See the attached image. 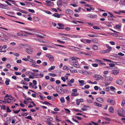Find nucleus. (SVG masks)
I'll return each mask as SVG.
<instances>
[{
  "label": "nucleus",
  "mask_w": 125,
  "mask_h": 125,
  "mask_svg": "<svg viewBox=\"0 0 125 125\" xmlns=\"http://www.w3.org/2000/svg\"><path fill=\"white\" fill-rule=\"evenodd\" d=\"M66 13L69 14H72L73 13V11L69 9H67L65 10Z\"/></svg>",
  "instance_id": "14"
},
{
  "label": "nucleus",
  "mask_w": 125,
  "mask_h": 125,
  "mask_svg": "<svg viewBox=\"0 0 125 125\" xmlns=\"http://www.w3.org/2000/svg\"><path fill=\"white\" fill-rule=\"evenodd\" d=\"M125 113V111L122 108L119 109L117 112V114L119 116H121L122 117H124V115L123 113Z\"/></svg>",
  "instance_id": "3"
},
{
  "label": "nucleus",
  "mask_w": 125,
  "mask_h": 125,
  "mask_svg": "<svg viewBox=\"0 0 125 125\" xmlns=\"http://www.w3.org/2000/svg\"><path fill=\"white\" fill-rule=\"evenodd\" d=\"M78 81L80 83L79 85L81 86H82L83 85V84H85V83H84V81L83 80H79Z\"/></svg>",
  "instance_id": "19"
},
{
  "label": "nucleus",
  "mask_w": 125,
  "mask_h": 125,
  "mask_svg": "<svg viewBox=\"0 0 125 125\" xmlns=\"http://www.w3.org/2000/svg\"><path fill=\"white\" fill-rule=\"evenodd\" d=\"M15 74L16 75H20L21 74V73L20 72H16L15 73Z\"/></svg>",
  "instance_id": "51"
},
{
  "label": "nucleus",
  "mask_w": 125,
  "mask_h": 125,
  "mask_svg": "<svg viewBox=\"0 0 125 125\" xmlns=\"http://www.w3.org/2000/svg\"><path fill=\"white\" fill-rule=\"evenodd\" d=\"M24 80L27 82H29L30 81V79L29 78H25L24 79Z\"/></svg>",
  "instance_id": "57"
},
{
  "label": "nucleus",
  "mask_w": 125,
  "mask_h": 125,
  "mask_svg": "<svg viewBox=\"0 0 125 125\" xmlns=\"http://www.w3.org/2000/svg\"><path fill=\"white\" fill-rule=\"evenodd\" d=\"M121 120L122 121L123 123L125 124V118H121Z\"/></svg>",
  "instance_id": "54"
},
{
  "label": "nucleus",
  "mask_w": 125,
  "mask_h": 125,
  "mask_svg": "<svg viewBox=\"0 0 125 125\" xmlns=\"http://www.w3.org/2000/svg\"><path fill=\"white\" fill-rule=\"evenodd\" d=\"M93 77L96 79V81H98L100 80H102L104 79V78L99 75L95 74L93 76Z\"/></svg>",
  "instance_id": "4"
},
{
  "label": "nucleus",
  "mask_w": 125,
  "mask_h": 125,
  "mask_svg": "<svg viewBox=\"0 0 125 125\" xmlns=\"http://www.w3.org/2000/svg\"><path fill=\"white\" fill-rule=\"evenodd\" d=\"M52 16L57 18H60V16L59 14L58 13H55L53 14Z\"/></svg>",
  "instance_id": "30"
},
{
  "label": "nucleus",
  "mask_w": 125,
  "mask_h": 125,
  "mask_svg": "<svg viewBox=\"0 0 125 125\" xmlns=\"http://www.w3.org/2000/svg\"><path fill=\"white\" fill-rule=\"evenodd\" d=\"M25 118L27 119H29L31 120H32V118L31 116H28L26 117Z\"/></svg>",
  "instance_id": "50"
},
{
  "label": "nucleus",
  "mask_w": 125,
  "mask_h": 125,
  "mask_svg": "<svg viewBox=\"0 0 125 125\" xmlns=\"http://www.w3.org/2000/svg\"><path fill=\"white\" fill-rule=\"evenodd\" d=\"M57 25L59 26V27H57V28L59 29H64V28H62L64 26V25L60 23H58L57 24Z\"/></svg>",
  "instance_id": "11"
},
{
  "label": "nucleus",
  "mask_w": 125,
  "mask_h": 125,
  "mask_svg": "<svg viewBox=\"0 0 125 125\" xmlns=\"http://www.w3.org/2000/svg\"><path fill=\"white\" fill-rule=\"evenodd\" d=\"M94 105L96 106L101 107L102 106V104H99L96 102H94Z\"/></svg>",
  "instance_id": "12"
},
{
  "label": "nucleus",
  "mask_w": 125,
  "mask_h": 125,
  "mask_svg": "<svg viewBox=\"0 0 125 125\" xmlns=\"http://www.w3.org/2000/svg\"><path fill=\"white\" fill-rule=\"evenodd\" d=\"M56 83L57 84H59L61 83L60 81V80H58L56 81Z\"/></svg>",
  "instance_id": "63"
},
{
  "label": "nucleus",
  "mask_w": 125,
  "mask_h": 125,
  "mask_svg": "<svg viewBox=\"0 0 125 125\" xmlns=\"http://www.w3.org/2000/svg\"><path fill=\"white\" fill-rule=\"evenodd\" d=\"M106 46L108 48V49L112 50V48L109 45L107 44L106 45Z\"/></svg>",
  "instance_id": "44"
},
{
  "label": "nucleus",
  "mask_w": 125,
  "mask_h": 125,
  "mask_svg": "<svg viewBox=\"0 0 125 125\" xmlns=\"http://www.w3.org/2000/svg\"><path fill=\"white\" fill-rule=\"evenodd\" d=\"M79 95V94L77 92H72L71 94V95L72 96H76Z\"/></svg>",
  "instance_id": "27"
},
{
  "label": "nucleus",
  "mask_w": 125,
  "mask_h": 125,
  "mask_svg": "<svg viewBox=\"0 0 125 125\" xmlns=\"http://www.w3.org/2000/svg\"><path fill=\"white\" fill-rule=\"evenodd\" d=\"M86 16L91 19H93L96 18L97 17V16L96 15H93L91 14H89L87 15Z\"/></svg>",
  "instance_id": "8"
},
{
  "label": "nucleus",
  "mask_w": 125,
  "mask_h": 125,
  "mask_svg": "<svg viewBox=\"0 0 125 125\" xmlns=\"http://www.w3.org/2000/svg\"><path fill=\"white\" fill-rule=\"evenodd\" d=\"M77 58L75 57H71L70 59L72 60V61H74V63H76L78 62L77 60Z\"/></svg>",
  "instance_id": "16"
},
{
  "label": "nucleus",
  "mask_w": 125,
  "mask_h": 125,
  "mask_svg": "<svg viewBox=\"0 0 125 125\" xmlns=\"http://www.w3.org/2000/svg\"><path fill=\"white\" fill-rule=\"evenodd\" d=\"M69 70L71 72V73H76L77 72V71L76 70H72V69H70Z\"/></svg>",
  "instance_id": "35"
},
{
  "label": "nucleus",
  "mask_w": 125,
  "mask_h": 125,
  "mask_svg": "<svg viewBox=\"0 0 125 125\" xmlns=\"http://www.w3.org/2000/svg\"><path fill=\"white\" fill-rule=\"evenodd\" d=\"M47 83H44L42 84L43 87H44L47 86Z\"/></svg>",
  "instance_id": "47"
},
{
  "label": "nucleus",
  "mask_w": 125,
  "mask_h": 125,
  "mask_svg": "<svg viewBox=\"0 0 125 125\" xmlns=\"http://www.w3.org/2000/svg\"><path fill=\"white\" fill-rule=\"evenodd\" d=\"M96 100L97 102L101 103H103L104 102L103 99L100 97H98L96 99Z\"/></svg>",
  "instance_id": "9"
},
{
  "label": "nucleus",
  "mask_w": 125,
  "mask_h": 125,
  "mask_svg": "<svg viewBox=\"0 0 125 125\" xmlns=\"http://www.w3.org/2000/svg\"><path fill=\"white\" fill-rule=\"evenodd\" d=\"M71 65L74 66L76 67L77 68H79V67L80 66H79V65L78 64H76L75 63V64H74V62H72L71 63Z\"/></svg>",
  "instance_id": "18"
},
{
  "label": "nucleus",
  "mask_w": 125,
  "mask_h": 125,
  "mask_svg": "<svg viewBox=\"0 0 125 125\" xmlns=\"http://www.w3.org/2000/svg\"><path fill=\"white\" fill-rule=\"evenodd\" d=\"M119 73V71L118 70L113 71L112 73V74L115 75H117Z\"/></svg>",
  "instance_id": "21"
},
{
  "label": "nucleus",
  "mask_w": 125,
  "mask_h": 125,
  "mask_svg": "<svg viewBox=\"0 0 125 125\" xmlns=\"http://www.w3.org/2000/svg\"><path fill=\"white\" fill-rule=\"evenodd\" d=\"M111 50L108 49H106L105 50V53L109 52Z\"/></svg>",
  "instance_id": "49"
},
{
  "label": "nucleus",
  "mask_w": 125,
  "mask_h": 125,
  "mask_svg": "<svg viewBox=\"0 0 125 125\" xmlns=\"http://www.w3.org/2000/svg\"><path fill=\"white\" fill-rule=\"evenodd\" d=\"M102 118L104 119V120L107 121H110V119L108 117H102Z\"/></svg>",
  "instance_id": "40"
},
{
  "label": "nucleus",
  "mask_w": 125,
  "mask_h": 125,
  "mask_svg": "<svg viewBox=\"0 0 125 125\" xmlns=\"http://www.w3.org/2000/svg\"><path fill=\"white\" fill-rule=\"evenodd\" d=\"M103 60L104 61H108V62H111V60H110L109 59H106L105 58H104L103 59Z\"/></svg>",
  "instance_id": "52"
},
{
  "label": "nucleus",
  "mask_w": 125,
  "mask_h": 125,
  "mask_svg": "<svg viewBox=\"0 0 125 125\" xmlns=\"http://www.w3.org/2000/svg\"><path fill=\"white\" fill-rule=\"evenodd\" d=\"M26 29L27 30L29 31H30L31 32H30V33L28 32H26L25 31H23V32L29 34H30L31 35H33V34H34V33H33V32H34V29H31L29 28H27Z\"/></svg>",
  "instance_id": "6"
},
{
  "label": "nucleus",
  "mask_w": 125,
  "mask_h": 125,
  "mask_svg": "<svg viewBox=\"0 0 125 125\" xmlns=\"http://www.w3.org/2000/svg\"><path fill=\"white\" fill-rule=\"evenodd\" d=\"M11 65L9 64H7L6 65V67L8 68H10L11 67Z\"/></svg>",
  "instance_id": "62"
},
{
  "label": "nucleus",
  "mask_w": 125,
  "mask_h": 125,
  "mask_svg": "<svg viewBox=\"0 0 125 125\" xmlns=\"http://www.w3.org/2000/svg\"><path fill=\"white\" fill-rule=\"evenodd\" d=\"M6 106L4 105H2V106H1V107L2 109L4 110H5L6 109Z\"/></svg>",
  "instance_id": "53"
},
{
  "label": "nucleus",
  "mask_w": 125,
  "mask_h": 125,
  "mask_svg": "<svg viewBox=\"0 0 125 125\" xmlns=\"http://www.w3.org/2000/svg\"><path fill=\"white\" fill-rule=\"evenodd\" d=\"M107 12L109 15L108 16L109 17L116 18V17L114 16L112 13L109 12Z\"/></svg>",
  "instance_id": "24"
},
{
  "label": "nucleus",
  "mask_w": 125,
  "mask_h": 125,
  "mask_svg": "<svg viewBox=\"0 0 125 125\" xmlns=\"http://www.w3.org/2000/svg\"><path fill=\"white\" fill-rule=\"evenodd\" d=\"M92 66L94 67H97L98 66V65L97 63H93L92 64Z\"/></svg>",
  "instance_id": "45"
},
{
  "label": "nucleus",
  "mask_w": 125,
  "mask_h": 125,
  "mask_svg": "<svg viewBox=\"0 0 125 125\" xmlns=\"http://www.w3.org/2000/svg\"><path fill=\"white\" fill-rule=\"evenodd\" d=\"M107 101L112 105H114L115 104V101L114 100H111L110 99H108Z\"/></svg>",
  "instance_id": "7"
},
{
  "label": "nucleus",
  "mask_w": 125,
  "mask_h": 125,
  "mask_svg": "<svg viewBox=\"0 0 125 125\" xmlns=\"http://www.w3.org/2000/svg\"><path fill=\"white\" fill-rule=\"evenodd\" d=\"M33 20L35 21H38L39 20L38 18L35 16L34 17Z\"/></svg>",
  "instance_id": "38"
},
{
  "label": "nucleus",
  "mask_w": 125,
  "mask_h": 125,
  "mask_svg": "<svg viewBox=\"0 0 125 125\" xmlns=\"http://www.w3.org/2000/svg\"><path fill=\"white\" fill-rule=\"evenodd\" d=\"M45 119L50 121H52L53 120V118L50 116H46L45 117Z\"/></svg>",
  "instance_id": "17"
},
{
  "label": "nucleus",
  "mask_w": 125,
  "mask_h": 125,
  "mask_svg": "<svg viewBox=\"0 0 125 125\" xmlns=\"http://www.w3.org/2000/svg\"><path fill=\"white\" fill-rule=\"evenodd\" d=\"M63 69L64 70H68V68L66 66H64L63 67Z\"/></svg>",
  "instance_id": "60"
},
{
  "label": "nucleus",
  "mask_w": 125,
  "mask_h": 125,
  "mask_svg": "<svg viewBox=\"0 0 125 125\" xmlns=\"http://www.w3.org/2000/svg\"><path fill=\"white\" fill-rule=\"evenodd\" d=\"M55 67L54 66H52L51 68L49 69L48 70L49 71H51L52 70H54V69Z\"/></svg>",
  "instance_id": "37"
},
{
  "label": "nucleus",
  "mask_w": 125,
  "mask_h": 125,
  "mask_svg": "<svg viewBox=\"0 0 125 125\" xmlns=\"http://www.w3.org/2000/svg\"><path fill=\"white\" fill-rule=\"evenodd\" d=\"M109 109V111L111 113H113L114 112V108L112 106L110 107Z\"/></svg>",
  "instance_id": "25"
},
{
  "label": "nucleus",
  "mask_w": 125,
  "mask_h": 125,
  "mask_svg": "<svg viewBox=\"0 0 125 125\" xmlns=\"http://www.w3.org/2000/svg\"><path fill=\"white\" fill-rule=\"evenodd\" d=\"M28 11L29 12L31 13H34L35 12L34 11L33 9H29Z\"/></svg>",
  "instance_id": "48"
},
{
  "label": "nucleus",
  "mask_w": 125,
  "mask_h": 125,
  "mask_svg": "<svg viewBox=\"0 0 125 125\" xmlns=\"http://www.w3.org/2000/svg\"><path fill=\"white\" fill-rule=\"evenodd\" d=\"M25 47V51L29 54H31L33 52V49L29 45L25 44L24 45Z\"/></svg>",
  "instance_id": "1"
},
{
  "label": "nucleus",
  "mask_w": 125,
  "mask_h": 125,
  "mask_svg": "<svg viewBox=\"0 0 125 125\" xmlns=\"http://www.w3.org/2000/svg\"><path fill=\"white\" fill-rule=\"evenodd\" d=\"M33 83L34 84V85H36L37 83L36 81L35 80H33L32 81Z\"/></svg>",
  "instance_id": "58"
},
{
  "label": "nucleus",
  "mask_w": 125,
  "mask_h": 125,
  "mask_svg": "<svg viewBox=\"0 0 125 125\" xmlns=\"http://www.w3.org/2000/svg\"><path fill=\"white\" fill-rule=\"evenodd\" d=\"M110 88L111 89V90L110 91H113L114 90H115V88L113 86H111L110 87Z\"/></svg>",
  "instance_id": "43"
},
{
  "label": "nucleus",
  "mask_w": 125,
  "mask_h": 125,
  "mask_svg": "<svg viewBox=\"0 0 125 125\" xmlns=\"http://www.w3.org/2000/svg\"><path fill=\"white\" fill-rule=\"evenodd\" d=\"M73 47V50L74 51H80L81 50V49L77 47Z\"/></svg>",
  "instance_id": "23"
},
{
  "label": "nucleus",
  "mask_w": 125,
  "mask_h": 125,
  "mask_svg": "<svg viewBox=\"0 0 125 125\" xmlns=\"http://www.w3.org/2000/svg\"><path fill=\"white\" fill-rule=\"evenodd\" d=\"M46 56L49 59L50 61L52 62L54 61V57L53 56L50 54H46Z\"/></svg>",
  "instance_id": "5"
},
{
  "label": "nucleus",
  "mask_w": 125,
  "mask_h": 125,
  "mask_svg": "<svg viewBox=\"0 0 125 125\" xmlns=\"http://www.w3.org/2000/svg\"><path fill=\"white\" fill-rule=\"evenodd\" d=\"M62 4V1L61 0H58L57 2V4L58 6L61 5Z\"/></svg>",
  "instance_id": "26"
},
{
  "label": "nucleus",
  "mask_w": 125,
  "mask_h": 125,
  "mask_svg": "<svg viewBox=\"0 0 125 125\" xmlns=\"http://www.w3.org/2000/svg\"><path fill=\"white\" fill-rule=\"evenodd\" d=\"M36 35L37 36L41 38H44L45 37V36L44 35L41 33L36 34Z\"/></svg>",
  "instance_id": "13"
},
{
  "label": "nucleus",
  "mask_w": 125,
  "mask_h": 125,
  "mask_svg": "<svg viewBox=\"0 0 125 125\" xmlns=\"http://www.w3.org/2000/svg\"><path fill=\"white\" fill-rule=\"evenodd\" d=\"M74 81V79H72L70 81V82L71 83H73Z\"/></svg>",
  "instance_id": "56"
},
{
  "label": "nucleus",
  "mask_w": 125,
  "mask_h": 125,
  "mask_svg": "<svg viewBox=\"0 0 125 125\" xmlns=\"http://www.w3.org/2000/svg\"><path fill=\"white\" fill-rule=\"evenodd\" d=\"M31 72L30 71H27L26 73V74L27 75H30Z\"/></svg>",
  "instance_id": "64"
},
{
  "label": "nucleus",
  "mask_w": 125,
  "mask_h": 125,
  "mask_svg": "<svg viewBox=\"0 0 125 125\" xmlns=\"http://www.w3.org/2000/svg\"><path fill=\"white\" fill-rule=\"evenodd\" d=\"M26 82H25L24 81H23L22 80L21 81V84H22L24 85H27V84H26Z\"/></svg>",
  "instance_id": "55"
},
{
  "label": "nucleus",
  "mask_w": 125,
  "mask_h": 125,
  "mask_svg": "<svg viewBox=\"0 0 125 125\" xmlns=\"http://www.w3.org/2000/svg\"><path fill=\"white\" fill-rule=\"evenodd\" d=\"M7 111L8 112H10L11 111L10 110L9 107L8 106L7 107Z\"/></svg>",
  "instance_id": "46"
},
{
  "label": "nucleus",
  "mask_w": 125,
  "mask_h": 125,
  "mask_svg": "<svg viewBox=\"0 0 125 125\" xmlns=\"http://www.w3.org/2000/svg\"><path fill=\"white\" fill-rule=\"evenodd\" d=\"M60 101L62 103H63L65 102L64 98L63 97H62L60 99Z\"/></svg>",
  "instance_id": "31"
},
{
  "label": "nucleus",
  "mask_w": 125,
  "mask_h": 125,
  "mask_svg": "<svg viewBox=\"0 0 125 125\" xmlns=\"http://www.w3.org/2000/svg\"><path fill=\"white\" fill-rule=\"evenodd\" d=\"M92 42L94 43H97L98 42V40L97 38H94L92 40Z\"/></svg>",
  "instance_id": "33"
},
{
  "label": "nucleus",
  "mask_w": 125,
  "mask_h": 125,
  "mask_svg": "<svg viewBox=\"0 0 125 125\" xmlns=\"http://www.w3.org/2000/svg\"><path fill=\"white\" fill-rule=\"evenodd\" d=\"M125 104V100H124L122 101V105L123 106L124 104Z\"/></svg>",
  "instance_id": "59"
},
{
  "label": "nucleus",
  "mask_w": 125,
  "mask_h": 125,
  "mask_svg": "<svg viewBox=\"0 0 125 125\" xmlns=\"http://www.w3.org/2000/svg\"><path fill=\"white\" fill-rule=\"evenodd\" d=\"M57 91L61 94H64L65 92L64 89L62 87L59 86H57L56 87Z\"/></svg>",
  "instance_id": "2"
},
{
  "label": "nucleus",
  "mask_w": 125,
  "mask_h": 125,
  "mask_svg": "<svg viewBox=\"0 0 125 125\" xmlns=\"http://www.w3.org/2000/svg\"><path fill=\"white\" fill-rule=\"evenodd\" d=\"M113 79V78L112 77L110 76L109 77H106L105 78V80L107 81H111Z\"/></svg>",
  "instance_id": "15"
},
{
  "label": "nucleus",
  "mask_w": 125,
  "mask_h": 125,
  "mask_svg": "<svg viewBox=\"0 0 125 125\" xmlns=\"http://www.w3.org/2000/svg\"><path fill=\"white\" fill-rule=\"evenodd\" d=\"M47 124L48 125H54L53 124H52L50 121H46Z\"/></svg>",
  "instance_id": "39"
},
{
  "label": "nucleus",
  "mask_w": 125,
  "mask_h": 125,
  "mask_svg": "<svg viewBox=\"0 0 125 125\" xmlns=\"http://www.w3.org/2000/svg\"><path fill=\"white\" fill-rule=\"evenodd\" d=\"M6 80L5 82V83L6 85H8L9 84V82L10 81V80L8 79H6Z\"/></svg>",
  "instance_id": "29"
},
{
  "label": "nucleus",
  "mask_w": 125,
  "mask_h": 125,
  "mask_svg": "<svg viewBox=\"0 0 125 125\" xmlns=\"http://www.w3.org/2000/svg\"><path fill=\"white\" fill-rule=\"evenodd\" d=\"M76 104L77 105H79L80 104V103L82 102H83V99H76Z\"/></svg>",
  "instance_id": "10"
},
{
  "label": "nucleus",
  "mask_w": 125,
  "mask_h": 125,
  "mask_svg": "<svg viewBox=\"0 0 125 125\" xmlns=\"http://www.w3.org/2000/svg\"><path fill=\"white\" fill-rule=\"evenodd\" d=\"M60 34L61 35H64L65 36H68L70 37H71L72 38L73 37V36L70 35L69 34H63V33H60Z\"/></svg>",
  "instance_id": "28"
},
{
  "label": "nucleus",
  "mask_w": 125,
  "mask_h": 125,
  "mask_svg": "<svg viewBox=\"0 0 125 125\" xmlns=\"http://www.w3.org/2000/svg\"><path fill=\"white\" fill-rule=\"evenodd\" d=\"M49 75L53 77H55L57 76L56 74L50 73H49Z\"/></svg>",
  "instance_id": "42"
},
{
  "label": "nucleus",
  "mask_w": 125,
  "mask_h": 125,
  "mask_svg": "<svg viewBox=\"0 0 125 125\" xmlns=\"http://www.w3.org/2000/svg\"><path fill=\"white\" fill-rule=\"evenodd\" d=\"M43 104H49L50 105H52V104H51L49 103L48 102H47L46 101H45L43 103Z\"/></svg>",
  "instance_id": "41"
},
{
  "label": "nucleus",
  "mask_w": 125,
  "mask_h": 125,
  "mask_svg": "<svg viewBox=\"0 0 125 125\" xmlns=\"http://www.w3.org/2000/svg\"><path fill=\"white\" fill-rule=\"evenodd\" d=\"M119 4L122 5H125V0H120Z\"/></svg>",
  "instance_id": "20"
},
{
  "label": "nucleus",
  "mask_w": 125,
  "mask_h": 125,
  "mask_svg": "<svg viewBox=\"0 0 125 125\" xmlns=\"http://www.w3.org/2000/svg\"><path fill=\"white\" fill-rule=\"evenodd\" d=\"M92 48L95 50H97L98 48V47L96 45H94L92 46Z\"/></svg>",
  "instance_id": "36"
},
{
  "label": "nucleus",
  "mask_w": 125,
  "mask_h": 125,
  "mask_svg": "<svg viewBox=\"0 0 125 125\" xmlns=\"http://www.w3.org/2000/svg\"><path fill=\"white\" fill-rule=\"evenodd\" d=\"M116 83L119 84H121L122 83V81L121 80L119 79L116 81Z\"/></svg>",
  "instance_id": "22"
},
{
  "label": "nucleus",
  "mask_w": 125,
  "mask_h": 125,
  "mask_svg": "<svg viewBox=\"0 0 125 125\" xmlns=\"http://www.w3.org/2000/svg\"><path fill=\"white\" fill-rule=\"evenodd\" d=\"M38 78H41L43 76V73H40L39 75H38Z\"/></svg>",
  "instance_id": "34"
},
{
  "label": "nucleus",
  "mask_w": 125,
  "mask_h": 125,
  "mask_svg": "<svg viewBox=\"0 0 125 125\" xmlns=\"http://www.w3.org/2000/svg\"><path fill=\"white\" fill-rule=\"evenodd\" d=\"M28 115V113H21V115L23 116H25Z\"/></svg>",
  "instance_id": "32"
},
{
  "label": "nucleus",
  "mask_w": 125,
  "mask_h": 125,
  "mask_svg": "<svg viewBox=\"0 0 125 125\" xmlns=\"http://www.w3.org/2000/svg\"><path fill=\"white\" fill-rule=\"evenodd\" d=\"M50 81L52 82H54L55 81V79L53 78H51L50 79Z\"/></svg>",
  "instance_id": "61"
}]
</instances>
